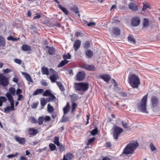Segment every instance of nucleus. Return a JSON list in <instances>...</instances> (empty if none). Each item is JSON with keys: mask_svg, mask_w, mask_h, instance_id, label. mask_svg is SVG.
<instances>
[{"mask_svg": "<svg viewBox=\"0 0 160 160\" xmlns=\"http://www.w3.org/2000/svg\"><path fill=\"white\" fill-rule=\"evenodd\" d=\"M128 80V83L132 88L138 89V86L140 84V80L137 76L132 74L129 76Z\"/></svg>", "mask_w": 160, "mask_h": 160, "instance_id": "obj_1", "label": "nucleus"}, {"mask_svg": "<svg viewBox=\"0 0 160 160\" xmlns=\"http://www.w3.org/2000/svg\"><path fill=\"white\" fill-rule=\"evenodd\" d=\"M138 146L139 144L137 142H130L126 146L123 150L122 153L126 155L132 153Z\"/></svg>", "mask_w": 160, "mask_h": 160, "instance_id": "obj_2", "label": "nucleus"}, {"mask_svg": "<svg viewBox=\"0 0 160 160\" xmlns=\"http://www.w3.org/2000/svg\"><path fill=\"white\" fill-rule=\"evenodd\" d=\"M148 94L144 96L141 100V102L140 104L138 106V109L143 113H148V112L147 111L146 109V105L147 101Z\"/></svg>", "mask_w": 160, "mask_h": 160, "instance_id": "obj_3", "label": "nucleus"}, {"mask_svg": "<svg viewBox=\"0 0 160 160\" xmlns=\"http://www.w3.org/2000/svg\"><path fill=\"white\" fill-rule=\"evenodd\" d=\"M75 89L76 91H81L85 92L87 91L89 88V84L88 82H80L74 83Z\"/></svg>", "mask_w": 160, "mask_h": 160, "instance_id": "obj_4", "label": "nucleus"}, {"mask_svg": "<svg viewBox=\"0 0 160 160\" xmlns=\"http://www.w3.org/2000/svg\"><path fill=\"white\" fill-rule=\"evenodd\" d=\"M123 129L118 126H115L114 128L113 137L116 141L118 138L119 135L123 132Z\"/></svg>", "mask_w": 160, "mask_h": 160, "instance_id": "obj_5", "label": "nucleus"}, {"mask_svg": "<svg viewBox=\"0 0 160 160\" xmlns=\"http://www.w3.org/2000/svg\"><path fill=\"white\" fill-rule=\"evenodd\" d=\"M9 79L4 76L3 73L0 74V84L3 87L8 85L9 83Z\"/></svg>", "mask_w": 160, "mask_h": 160, "instance_id": "obj_6", "label": "nucleus"}, {"mask_svg": "<svg viewBox=\"0 0 160 160\" xmlns=\"http://www.w3.org/2000/svg\"><path fill=\"white\" fill-rule=\"evenodd\" d=\"M86 74L84 71H79L77 74L76 78L77 80L79 81H82L85 77Z\"/></svg>", "mask_w": 160, "mask_h": 160, "instance_id": "obj_7", "label": "nucleus"}, {"mask_svg": "<svg viewBox=\"0 0 160 160\" xmlns=\"http://www.w3.org/2000/svg\"><path fill=\"white\" fill-rule=\"evenodd\" d=\"M140 20L138 17H135L132 18L131 19V24L132 26L137 27L140 24Z\"/></svg>", "mask_w": 160, "mask_h": 160, "instance_id": "obj_8", "label": "nucleus"}, {"mask_svg": "<svg viewBox=\"0 0 160 160\" xmlns=\"http://www.w3.org/2000/svg\"><path fill=\"white\" fill-rule=\"evenodd\" d=\"M81 67L89 71H94L96 69L94 65L85 64L81 65Z\"/></svg>", "mask_w": 160, "mask_h": 160, "instance_id": "obj_9", "label": "nucleus"}, {"mask_svg": "<svg viewBox=\"0 0 160 160\" xmlns=\"http://www.w3.org/2000/svg\"><path fill=\"white\" fill-rule=\"evenodd\" d=\"M151 103L152 107H157L158 103V98L155 96L152 97L151 99Z\"/></svg>", "mask_w": 160, "mask_h": 160, "instance_id": "obj_10", "label": "nucleus"}, {"mask_svg": "<svg viewBox=\"0 0 160 160\" xmlns=\"http://www.w3.org/2000/svg\"><path fill=\"white\" fill-rule=\"evenodd\" d=\"M129 9L132 11H138V6L133 2H130L128 5Z\"/></svg>", "mask_w": 160, "mask_h": 160, "instance_id": "obj_11", "label": "nucleus"}, {"mask_svg": "<svg viewBox=\"0 0 160 160\" xmlns=\"http://www.w3.org/2000/svg\"><path fill=\"white\" fill-rule=\"evenodd\" d=\"M100 78L106 82H108L111 78V76L108 74H104L99 75Z\"/></svg>", "mask_w": 160, "mask_h": 160, "instance_id": "obj_12", "label": "nucleus"}, {"mask_svg": "<svg viewBox=\"0 0 160 160\" xmlns=\"http://www.w3.org/2000/svg\"><path fill=\"white\" fill-rule=\"evenodd\" d=\"M44 48L50 55H53L55 52V49L53 47L47 46L45 47Z\"/></svg>", "mask_w": 160, "mask_h": 160, "instance_id": "obj_13", "label": "nucleus"}, {"mask_svg": "<svg viewBox=\"0 0 160 160\" xmlns=\"http://www.w3.org/2000/svg\"><path fill=\"white\" fill-rule=\"evenodd\" d=\"M81 44L80 41H75L73 44V48L75 51H77L80 48Z\"/></svg>", "mask_w": 160, "mask_h": 160, "instance_id": "obj_14", "label": "nucleus"}, {"mask_svg": "<svg viewBox=\"0 0 160 160\" xmlns=\"http://www.w3.org/2000/svg\"><path fill=\"white\" fill-rule=\"evenodd\" d=\"M121 31L120 29L118 27H114L113 28L112 33L113 35L118 36L120 35Z\"/></svg>", "mask_w": 160, "mask_h": 160, "instance_id": "obj_15", "label": "nucleus"}, {"mask_svg": "<svg viewBox=\"0 0 160 160\" xmlns=\"http://www.w3.org/2000/svg\"><path fill=\"white\" fill-rule=\"evenodd\" d=\"M15 139L20 144L24 145L25 143V139L24 138L17 137H15Z\"/></svg>", "mask_w": 160, "mask_h": 160, "instance_id": "obj_16", "label": "nucleus"}, {"mask_svg": "<svg viewBox=\"0 0 160 160\" xmlns=\"http://www.w3.org/2000/svg\"><path fill=\"white\" fill-rule=\"evenodd\" d=\"M73 154L71 153H68L66 155H64L63 160H71L73 158Z\"/></svg>", "mask_w": 160, "mask_h": 160, "instance_id": "obj_17", "label": "nucleus"}, {"mask_svg": "<svg viewBox=\"0 0 160 160\" xmlns=\"http://www.w3.org/2000/svg\"><path fill=\"white\" fill-rule=\"evenodd\" d=\"M86 57L87 58H91L93 55L92 51L90 49H88L86 51Z\"/></svg>", "mask_w": 160, "mask_h": 160, "instance_id": "obj_18", "label": "nucleus"}, {"mask_svg": "<svg viewBox=\"0 0 160 160\" xmlns=\"http://www.w3.org/2000/svg\"><path fill=\"white\" fill-rule=\"evenodd\" d=\"M22 74L25 77L26 80L29 82H32V80L31 78V77L30 75L25 72H22Z\"/></svg>", "mask_w": 160, "mask_h": 160, "instance_id": "obj_19", "label": "nucleus"}, {"mask_svg": "<svg viewBox=\"0 0 160 160\" xmlns=\"http://www.w3.org/2000/svg\"><path fill=\"white\" fill-rule=\"evenodd\" d=\"M58 78H59V77L58 74L57 75L53 74L52 75L50 76V79L52 82H56V83L57 81H56V80Z\"/></svg>", "mask_w": 160, "mask_h": 160, "instance_id": "obj_20", "label": "nucleus"}, {"mask_svg": "<svg viewBox=\"0 0 160 160\" xmlns=\"http://www.w3.org/2000/svg\"><path fill=\"white\" fill-rule=\"evenodd\" d=\"M70 10L74 12L75 13H78V16L79 17H80V14L79 13V11H78V8L77 6L76 5H74L71 7Z\"/></svg>", "mask_w": 160, "mask_h": 160, "instance_id": "obj_21", "label": "nucleus"}, {"mask_svg": "<svg viewBox=\"0 0 160 160\" xmlns=\"http://www.w3.org/2000/svg\"><path fill=\"white\" fill-rule=\"evenodd\" d=\"M70 108V105L69 102H68L67 103L66 105L63 108V111L64 114H67L69 111Z\"/></svg>", "mask_w": 160, "mask_h": 160, "instance_id": "obj_22", "label": "nucleus"}, {"mask_svg": "<svg viewBox=\"0 0 160 160\" xmlns=\"http://www.w3.org/2000/svg\"><path fill=\"white\" fill-rule=\"evenodd\" d=\"M42 72V74L48 75L49 74L48 68L46 67H43L41 68Z\"/></svg>", "mask_w": 160, "mask_h": 160, "instance_id": "obj_23", "label": "nucleus"}, {"mask_svg": "<svg viewBox=\"0 0 160 160\" xmlns=\"http://www.w3.org/2000/svg\"><path fill=\"white\" fill-rule=\"evenodd\" d=\"M68 61L64 59V60L60 62L58 65V68L62 67L68 63Z\"/></svg>", "mask_w": 160, "mask_h": 160, "instance_id": "obj_24", "label": "nucleus"}, {"mask_svg": "<svg viewBox=\"0 0 160 160\" xmlns=\"http://www.w3.org/2000/svg\"><path fill=\"white\" fill-rule=\"evenodd\" d=\"M28 131L29 134L32 135H35L38 133L37 130L34 128H30Z\"/></svg>", "mask_w": 160, "mask_h": 160, "instance_id": "obj_25", "label": "nucleus"}, {"mask_svg": "<svg viewBox=\"0 0 160 160\" xmlns=\"http://www.w3.org/2000/svg\"><path fill=\"white\" fill-rule=\"evenodd\" d=\"M22 48L24 51H27L31 50L30 47L26 44L23 45L22 46Z\"/></svg>", "mask_w": 160, "mask_h": 160, "instance_id": "obj_26", "label": "nucleus"}, {"mask_svg": "<svg viewBox=\"0 0 160 160\" xmlns=\"http://www.w3.org/2000/svg\"><path fill=\"white\" fill-rule=\"evenodd\" d=\"M56 83L61 91L63 92L65 91V88L63 84L60 82H57Z\"/></svg>", "mask_w": 160, "mask_h": 160, "instance_id": "obj_27", "label": "nucleus"}, {"mask_svg": "<svg viewBox=\"0 0 160 160\" xmlns=\"http://www.w3.org/2000/svg\"><path fill=\"white\" fill-rule=\"evenodd\" d=\"M28 28L29 29L32 30V32H33L34 33H37V29L36 27L34 25H30L29 26H28Z\"/></svg>", "mask_w": 160, "mask_h": 160, "instance_id": "obj_28", "label": "nucleus"}, {"mask_svg": "<svg viewBox=\"0 0 160 160\" xmlns=\"http://www.w3.org/2000/svg\"><path fill=\"white\" fill-rule=\"evenodd\" d=\"M58 7L61 9V10L66 15L68 14V12L67 9L60 5H58Z\"/></svg>", "mask_w": 160, "mask_h": 160, "instance_id": "obj_29", "label": "nucleus"}, {"mask_svg": "<svg viewBox=\"0 0 160 160\" xmlns=\"http://www.w3.org/2000/svg\"><path fill=\"white\" fill-rule=\"evenodd\" d=\"M68 117L65 116V114H64V115L62 117L60 122H61L65 123L68 121Z\"/></svg>", "mask_w": 160, "mask_h": 160, "instance_id": "obj_30", "label": "nucleus"}, {"mask_svg": "<svg viewBox=\"0 0 160 160\" xmlns=\"http://www.w3.org/2000/svg\"><path fill=\"white\" fill-rule=\"evenodd\" d=\"M49 96V98H47L48 102H52L56 99L55 96L52 93Z\"/></svg>", "mask_w": 160, "mask_h": 160, "instance_id": "obj_31", "label": "nucleus"}, {"mask_svg": "<svg viewBox=\"0 0 160 160\" xmlns=\"http://www.w3.org/2000/svg\"><path fill=\"white\" fill-rule=\"evenodd\" d=\"M7 100V98L4 96L0 97V107H1L2 105L3 102H5Z\"/></svg>", "mask_w": 160, "mask_h": 160, "instance_id": "obj_32", "label": "nucleus"}, {"mask_svg": "<svg viewBox=\"0 0 160 160\" xmlns=\"http://www.w3.org/2000/svg\"><path fill=\"white\" fill-rule=\"evenodd\" d=\"M149 25L148 20L146 18L143 19V28H146Z\"/></svg>", "mask_w": 160, "mask_h": 160, "instance_id": "obj_33", "label": "nucleus"}, {"mask_svg": "<svg viewBox=\"0 0 160 160\" xmlns=\"http://www.w3.org/2000/svg\"><path fill=\"white\" fill-rule=\"evenodd\" d=\"M98 132V128L95 127L94 129H92L90 132L92 136H95L97 134Z\"/></svg>", "mask_w": 160, "mask_h": 160, "instance_id": "obj_34", "label": "nucleus"}, {"mask_svg": "<svg viewBox=\"0 0 160 160\" xmlns=\"http://www.w3.org/2000/svg\"><path fill=\"white\" fill-rule=\"evenodd\" d=\"M90 46V43L89 41H86L84 44L83 48L85 49H87Z\"/></svg>", "mask_w": 160, "mask_h": 160, "instance_id": "obj_35", "label": "nucleus"}, {"mask_svg": "<svg viewBox=\"0 0 160 160\" xmlns=\"http://www.w3.org/2000/svg\"><path fill=\"white\" fill-rule=\"evenodd\" d=\"M54 143L58 146L60 145V143L59 142V138L58 137L55 136L54 137Z\"/></svg>", "mask_w": 160, "mask_h": 160, "instance_id": "obj_36", "label": "nucleus"}, {"mask_svg": "<svg viewBox=\"0 0 160 160\" xmlns=\"http://www.w3.org/2000/svg\"><path fill=\"white\" fill-rule=\"evenodd\" d=\"M48 100L47 99H46L44 98H42V99H41V105L43 107L46 105L47 102H48Z\"/></svg>", "mask_w": 160, "mask_h": 160, "instance_id": "obj_37", "label": "nucleus"}, {"mask_svg": "<svg viewBox=\"0 0 160 160\" xmlns=\"http://www.w3.org/2000/svg\"><path fill=\"white\" fill-rule=\"evenodd\" d=\"M12 95L9 92H7L6 93V96L8 99L9 101L13 100V97H12Z\"/></svg>", "mask_w": 160, "mask_h": 160, "instance_id": "obj_38", "label": "nucleus"}, {"mask_svg": "<svg viewBox=\"0 0 160 160\" xmlns=\"http://www.w3.org/2000/svg\"><path fill=\"white\" fill-rule=\"evenodd\" d=\"M9 93L13 96H14L15 94L16 90L14 88L11 87L9 89Z\"/></svg>", "mask_w": 160, "mask_h": 160, "instance_id": "obj_39", "label": "nucleus"}, {"mask_svg": "<svg viewBox=\"0 0 160 160\" xmlns=\"http://www.w3.org/2000/svg\"><path fill=\"white\" fill-rule=\"evenodd\" d=\"M49 148L51 151H53L55 150L56 148L55 144L52 143H50L49 144Z\"/></svg>", "mask_w": 160, "mask_h": 160, "instance_id": "obj_40", "label": "nucleus"}, {"mask_svg": "<svg viewBox=\"0 0 160 160\" xmlns=\"http://www.w3.org/2000/svg\"><path fill=\"white\" fill-rule=\"evenodd\" d=\"M62 58L64 59H70L71 58V55L68 52L67 54H64L62 55Z\"/></svg>", "mask_w": 160, "mask_h": 160, "instance_id": "obj_41", "label": "nucleus"}, {"mask_svg": "<svg viewBox=\"0 0 160 160\" xmlns=\"http://www.w3.org/2000/svg\"><path fill=\"white\" fill-rule=\"evenodd\" d=\"M48 111L49 112H52L54 111V108L52 106H51L50 103L48 105Z\"/></svg>", "mask_w": 160, "mask_h": 160, "instance_id": "obj_42", "label": "nucleus"}, {"mask_svg": "<svg viewBox=\"0 0 160 160\" xmlns=\"http://www.w3.org/2000/svg\"><path fill=\"white\" fill-rule=\"evenodd\" d=\"M51 92L49 90H46L43 93L42 95L44 96H49L51 94Z\"/></svg>", "mask_w": 160, "mask_h": 160, "instance_id": "obj_43", "label": "nucleus"}, {"mask_svg": "<svg viewBox=\"0 0 160 160\" xmlns=\"http://www.w3.org/2000/svg\"><path fill=\"white\" fill-rule=\"evenodd\" d=\"M75 35L77 37H82L84 36V34L83 33L78 31L76 32Z\"/></svg>", "mask_w": 160, "mask_h": 160, "instance_id": "obj_44", "label": "nucleus"}, {"mask_svg": "<svg viewBox=\"0 0 160 160\" xmlns=\"http://www.w3.org/2000/svg\"><path fill=\"white\" fill-rule=\"evenodd\" d=\"M95 139V138L94 137L90 138V139H89L87 145H88L92 143L94 141Z\"/></svg>", "mask_w": 160, "mask_h": 160, "instance_id": "obj_45", "label": "nucleus"}, {"mask_svg": "<svg viewBox=\"0 0 160 160\" xmlns=\"http://www.w3.org/2000/svg\"><path fill=\"white\" fill-rule=\"evenodd\" d=\"M4 112L6 113H8L10 112V106H8L5 108H4Z\"/></svg>", "mask_w": 160, "mask_h": 160, "instance_id": "obj_46", "label": "nucleus"}, {"mask_svg": "<svg viewBox=\"0 0 160 160\" xmlns=\"http://www.w3.org/2000/svg\"><path fill=\"white\" fill-rule=\"evenodd\" d=\"M50 72V73L51 74H58V72L55 71L54 69H53L52 68H50L49 69V72Z\"/></svg>", "mask_w": 160, "mask_h": 160, "instance_id": "obj_47", "label": "nucleus"}, {"mask_svg": "<svg viewBox=\"0 0 160 160\" xmlns=\"http://www.w3.org/2000/svg\"><path fill=\"white\" fill-rule=\"evenodd\" d=\"M77 106V104L75 102H73L72 104V112L74 111Z\"/></svg>", "mask_w": 160, "mask_h": 160, "instance_id": "obj_48", "label": "nucleus"}, {"mask_svg": "<svg viewBox=\"0 0 160 160\" xmlns=\"http://www.w3.org/2000/svg\"><path fill=\"white\" fill-rule=\"evenodd\" d=\"M51 119V117L49 116H46L43 117V120L45 122L49 121Z\"/></svg>", "mask_w": 160, "mask_h": 160, "instance_id": "obj_49", "label": "nucleus"}, {"mask_svg": "<svg viewBox=\"0 0 160 160\" xmlns=\"http://www.w3.org/2000/svg\"><path fill=\"white\" fill-rule=\"evenodd\" d=\"M148 8H149V6L148 5V4H144L142 10L143 11H144Z\"/></svg>", "mask_w": 160, "mask_h": 160, "instance_id": "obj_50", "label": "nucleus"}, {"mask_svg": "<svg viewBox=\"0 0 160 160\" xmlns=\"http://www.w3.org/2000/svg\"><path fill=\"white\" fill-rule=\"evenodd\" d=\"M78 97V95L77 94H74L73 95L71 96V98L72 100L75 101L77 99Z\"/></svg>", "mask_w": 160, "mask_h": 160, "instance_id": "obj_51", "label": "nucleus"}, {"mask_svg": "<svg viewBox=\"0 0 160 160\" xmlns=\"http://www.w3.org/2000/svg\"><path fill=\"white\" fill-rule=\"evenodd\" d=\"M122 124L123 127L125 128H127L128 127V125L127 123L125 121H122Z\"/></svg>", "mask_w": 160, "mask_h": 160, "instance_id": "obj_52", "label": "nucleus"}, {"mask_svg": "<svg viewBox=\"0 0 160 160\" xmlns=\"http://www.w3.org/2000/svg\"><path fill=\"white\" fill-rule=\"evenodd\" d=\"M18 154V152H16L15 154H9L7 156V157L9 158H14L15 156H16Z\"/></svg>", "mask_w": 160, "mask_h": 160, "instance_id": "obj_53", "label": "nucleus"}, {"mask_svg": "<svg viewBox=\"0 0 160 160\" xmlns=\"http://www.w3.org/2000/svg\"><path fill=\"white\" fill-rule=\"evenodd\" d=\"M19 39V38H15L12 36H10L7 38L8 40H18Z\"/></svg>", "mask_w": 160, "mask_h": 160, "instance_id": "obj_54", "label": "nucleus"}, {"mask_svg": "<svg viewBox=\"0 0 160 160\" xmlns=\"http://www.w3.org/2000/svg\"><path fill=\"white\" fill-rule=\"evenodd\" d=\"M39 102H38L33 103L32 106V108H36L38 105Z\"/></svg>", "mask_w": 160, "mask_h": 160, "instance_id": "obj_55", "label": "nucleus"}, {"mask_svg": "<svg viewBox=\"0 0 160 160\" xmlns=\"http://www.w3.org/2000/svg\"><path fill=\"white\" fill-rule=\"evenodd\" d=\"M96 23L94 22H90L88 24V27H92L96 25Z\"/></svg>", "mask_w": 160, "mask_h": 160, "instance_id": "obj_56", "label": "nucleus"}, {"mask_svg": "<svg viewBox=\"0 0 160 160\" xmlns=\"http://www.w3.org/2000/svg\"><path fill=\"white\" fill-rule=\"evenodd\" d=\"M39 94H40V88L38 89L35 91L33 93V95H36Z\"/></svg>", "mask_w": 160, "mask_h": 160, "instance_id": "obj_57", "label": "nucleus"}, {"mask_svg": "<svg viewBox=\"0 0 160 160\" xmlns=\"http://www.w3.org/2000/svg\"><path fill=\"white\" fill-rule=\"evenodd\" d=\"M5 41H0V47H4L5 46Z\"/></svg>", "mask_w": 160, "mask_h": 160, "instance_id": "obj_58", "label": "nucleus"}, {"mask_svg": "<svg viewBox=\"0 0 160 160\" xmlns=\"http://www.w3.org/2000/svg\"><path fill=\"white\" fill-rule=\"evenodd\" d=\"M150 147L152 151H154L156 150V148L154 146L153 144H152V143H151L150 145Z\"/></svg>", "mask_w": 160, "mask_h": 160, "instance_id": "obj_59", "label": "nucleus"}, {"mask_svg": "<svg viewBox=\"0 0 160 160\" xmlns=\"http://www.w3.org/2000/svg\"><path fill=\"white\" fill-rule=\"evenodd\" d=\"M12 71L9 68H6L3 70V72L5 73H9Z\"/></svg>", "mask_w": 160, "mask_h": 160, "instance_id": "obj_60", "label": "nucleus"}, {"mask_svg": "<svg viewBox=\"0 0 160 160\" xmlns=\"http://www.w3.org/2000/svg\"><path fill=\"white\" fill-rule=\"evenodd\" d=\"M14 62L18 64H20L22 63V61L19 59H15Z\"/></svg>", "mask_w": 160, "mask_h": 160, "instance_id": "obj_61", "label": "nucleus"}, {"mask_svg": "<svg viewBox=\"0 0 160 160\" xmlns=\"http://www.w3.org/2000/svg\"><path fill=\"white\" fill-rule=\"evenodd\" d=\"M58 147H59V148L60 151L61 152H62L64 151V148L63 145H61L60 144V145Z\"/></svg>", "mask_w": 160, "mask_h": 160, "instance_id": "obj_62", "label": "nucleus"}, {"mask_svg": "<svg viewBox=\"0 0 160 160\" xmlns=\"http://www.w3.org/2000/svg\"><path fill=\"white\" fill-rule=\"evenodd\" d=\"M41 83L43 86H46L48 85L47 82L44 80L42 79L41 82Z\"/></svg>", "mask_w": 160, "mask_h": 160, "instance_id": "obj_63", "label": "nucleus"}, {"mask_svg": "<svg viewBox=\"0 0 160 160\" xmlns=\"http://www.w3.org/2000/svg\"><path fill=\"white\" fill-rule=\"evenodd\" d=\"M22 92V90L20 88H18L16 91V94L17 95L20 94V93H21Z\"/></svg>", "mask_w": 160, "mask_h": 160, "instance_id": "obj_64", "label": "nucleus"}]
</instances>
